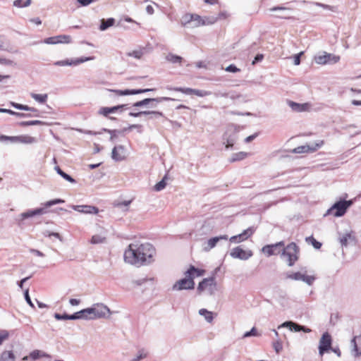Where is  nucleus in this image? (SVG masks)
Instances as JSON below:
<instances>
[{"label":"nucleus","instance_id":"f257e3e1","mask_svg":"<svg viewBox=\"0 0 361 361\" xmlns=\"http://www.w3.org/2000/svg\"><path fill=\"white\" fill-rule=\"evenodd\" d=\"M154 247L149 243L135 241L130 243L124 252L125 261L136 267L148 264L154 261Z\"/></svg>","mask_w":361,"mask_h":361},{"label":"nucleus","instance_id":"f03ea898","mask_svg":"<svg viewBox=\"0 0 361 361\" xmlns=\"http://www.w3.org/2000/svg\"><path fill=\"white\" fill-rule=\"evenodd\" d=\"M109 312V310L106 306L103 305H96L93 307L84 309L70 316L64 314L62 317H60L59 314H56V317L58 319L63 318L66 319H95L105 317Z\"/></svg>","mask_w":361,"mask_h":361},{"label":"nucleus","instance_id":"7ed1b4c3","mask_svg":"<svg viewBox=\"0 0 361 361\" xmlns=\"http://www.w3.org/2000/svg\"><path fill=\"white\" fill-rule=\"evenodd\" d=\"M185 25L192 23L193 27H200L206 25H211L216 21V18H202L197 14L186 13L183 17Z\"/></svg>","mask_w":361,"mask_h":361},{"label":"nucleus","instance_id":"20e7f679","mask_svg":"<svg viewBox=\"0 0 361 361\" xmlns=\"http://www.w3.org/2000/svg\"><path fill=\"white\" fill-rule=\"evenodd\" d=\"M282 255L287 257L288 265L292 267L299 259L300 248L296 243H290L283 247Z\"/></svg>","mask_w":361,"mask_h":361},{"label":"nucleus","instance_id":"39448f33","mask_svg":"<svg viewBox=\"0 0 361 361\" xmlns=\"http://www.w3.org/2000/svg\"><path fill=\"white\" fill-rule=\"evenodd\" d=\"M64 202V200L61 199H55L52 200H49L44 203V207L37 208L33 210H29L26 212H24L21 214V216L23 219L32 217L37 215H42L47 212V208L50 207L54 204H60Z\"/></svg>","mask_w":361,"mask_h":361},{"label":"nucleus","instance_id":"423d86ee","mask_svg":"<svg viewBox=\"0 0 361 361\" xmlns=\"http://www.w3.org/2000/svg\"><path fill=\"white\" fill-rule=\"evenodd\" d=\"M353 204L352 200H343L336 202L327 212L335 217L343 216L347 209Z\"/></svg>","mask_w":361,"mask_h":361},{"label":"nucleus","instance_id":"0eeeda50","mask_svg":"<svg viewBox=\"0 0 361 361\" xmlns=\"http://www.w3.org/2000/svg\"><path fill=\"white\" fill-rule=\"evenodd\" d=\"M216 286V284L214 277L204 279L199 283L197 291L199 293L207 292L209 294L212 295L214 293Z\"/></svg>","mask_w":361,"mask_h":361},{"label":"nucleus","instance_id":"6e6552de","mask_svg":"<svg viewBox=\"0 0 361 361\" xmlns=\"http://www.w3.org/2000/svg\"><path fill=\"white\" fill-rule=\"evenodd\" d=\"M324 144V140H319L312 145H305L298 146V147L293 149L291 150V152L294 153V154L313 153V152L317 151L319 148H321Z\"/></svg>","mask_w":361,"mask_h":361},{"label":"nucleus","instance_id":"1a4fd4ad","mask_svg":"<svg viewBox=\"0 0 361 361\" xmlns=\"http://www.w3.org/2000/svg\"><path fill=\"white\" fill-rule=\"evenodd\" d=\"M284 245L285 244L283 241H281L275 244L267 245L262 248V252L267 257L277 255L282 252Z\"/></svg>","mask_w":361,"mask_h":361},{"label":"nucleus","instance_id":"9d476101","mask_svg":"<svg viewBox=\"0 0 361 361\" xmlns=\"http://www.w3.org/2000/svg\"><path fill=\"white\" fill-rule=\"evenodd\" d=\"M230 255L234 259L247 260L253 255V252L250 250H243L240 246H237L231 250Z\"/></svg>","mask_w":361,"mask_h":361},{"label":"nucleus","instance_id":"9b49d317","mask_svg":"<svg viewBox=\"0 0 361 361\" xmlns=\"http://www.w3.org/2000/svg\"><path fill=\"white\" fill-rule=\"evenodd\" d=\"M315 62L319 65H325L327 63H336L340 61V56L324 52V54L315 57Z\"/></svg>","mask_w":361,"mask_h":361},{"label":"nucleus","instance_id":"f8f14e48","mask_svg":"<svg viewBox=\"0 0 361 361\" xmlns=\"http://www.w3.org/2000/svg\"><path fill=\"white\" fill-rule=\"evenodd\" d=\"M194 288V281L192 279H189L186 276L184 279L177 281L173 286V289L176 290L193 289Z\"/></svg>","mask_w":361,"mask_h":361},{"label":"nucleus","instance_id":"ddd939ff","mask_svg":"<svg viewBox=\"0 0 361 361\" xmlns=\"http://www.w3.org/2000/svg\"><path fill=\"white\" fill-rule=\"evenodd\" d=\"M331 346V336L328 333H324L319 341V354L322 356L324 352L328 351Z\"/></svg>","mask_w":361,"mask_h":361},{"label":"nucleus","instance_id":"4468645a","mask_svg":"<svg viewBox=\"0 0 361 361\" xmlns=\"http://www.w3.org/2000/svg\"><path fill=\"white\" fill-rule=\"evenodd\" d=\"M168 89L186 94H195L198 97H205L210 94V92H209L192 89L189 87H173Z\"/></svg>","mask_w":361,"mask_h":361},{"label":"nucleus","instance_id":"2eb2a0df","mask_svg":"<svg viewBox=\"0 0 361 361\" xmlns=\"http://www.w3.org/2000/svg\"><path fill=\"white\" fill-rule=\"evenodd\" d=\"M255 231V229L253 227H249L244 230L241 233L231 237L229 240L231 243H240L245 241L251 237L254 234Z\"/></svg>","mask_w":361,"mask_h":361},{"label":"nucleus","instance_id":"dca6fc26","mask_svg":"<svg viewBox=\"0 0 361 361\" xmlns=\"http://www.w3.org/2000/svg\"><path fill=\"white\" fill-rule=\"evenodd\" d=\"M206 271L203 269L196 268L193 265H190L188 270L185 272V276L189 279H194L202 276L205 274Z\"/></svg>","mask_w":361,"mask_h":361},{"label":"nucleus","instance_id":"f3484780","mask_svg":"<svg viewBox=\"0 0 361 361\" xmlns=\"http://www.w3.org/2000/svg\"><path fill=\"white\" fill-rule=\"evenodd\" d=\"M94 59V57H82L80 59H77L75 60H65V61H56L54 63V65L56 66H76V65H78L81 63H83V62H85V61H90V60H93Z\"/></svg>","mask_w":361,"mask_h":361},{"label":"nucleus","instance_id":"a211bd4d","mask_svg":"<svg viewBox=\"0 0 361 361\" xmlns=\"http://www.w3.org/2000/svg\"><path fill=\"white\" fill-rule=\"evenodd\" d=\"M112 158L116 161H122L126 158V150L121 146H116L112 150Z\"/></svg>","mask_w":361,"mask_h":361},{"label":"nucleus","instance_id":"6ab92c4d","mask_svg":"<svg viewBox=\"0 0 361 361\" xmlns=\"http://www.w3.org/2000/svg\"><path fill=\"white\" fill-rule=\"evenodd\" d=\"M73 208L75 211L84 214H97L99 212V209L92 205H75Z\"/></svg>","mask_w":361,"mask_h":361},{"label":"nucleus","instance_id":"aec40b11","mask_svg":"<svg viewBox=\"0 0 361 361\" xmlns=\"http://www.w3.org/2000/svg\"><path fill=\"white\" fill-rule=\"evenodd\" d=\"M123 106V105H118V106H115L113 107H102L99 110V114L105 117H108L110 119H115L114 118L109 117V115L110 114L116 113L118 110H122Z\"/></svg>","mask_w":361,"mask_h":361},{"label":"nucleus","instance_id":"412c9836","mask_svg":"<svg viewBox=\"0 0 361 361\" xmlns=\"http://www.w3.org/2000/svg\"><path fill=\"white\" fill-rule=\"evenodd\" d=\"M288 105L294 111L297 112L307 111L311 106L309 103L298 104L293 101H289Z\"/></svg>","mask_w":361,"mask_h":361},{"label":"nucleus","instance_id":"4be33fe9","mask_svg":"<svg viewBox=\"0 0 361 361\" xmlns=\"http://www.w3.org/2000/svg\"><path fill=\"white\" fill-rule=\"evenodd\" d=\"M227 239H228V235H220L218 237L212 238L209 239L207 240V242L206 243V245L204 246V250L205 251H209L210 250H212L216 245L217 243L220 240H227Z\"/></svg>","mask_w":361,"mask_h":361},{"label":"nucleus","instance_id":"5701e85b","mask_svg":"<svg viewBox=\"0 0 361 361\" xmlns=\"http://www.w3.org/2000/svg\"><path fill=\"white\" fill-rule=\"evenodd\" d=\"M173 100V99L170 97H157V98H147L145 99L142 101L137 102L135 103V106H142L143 105L148 104L150 102H161L162 101H170Z\"/></svg>","mask_w":361,"mask_h":361},{"label":"nucleus","instance_id":"b1692460","mask_svg":"<svg viewBox=\"0 0 361 361\" xmlns=\"http://www.w3.org/2000/svg\"><path fill=\"white\" fill-rule=\"evenodd\" d=\"M154 89H140V90H113L117 95L137 94L149 91H153Z\"/></svg>","mask_w":361,"mask_h":361},{"label":"nucleus","instance_id":"393cba45","mask_svg":"<svg viewBox=\"0 0 361 361\" xmlns=\"http://www.w3.org/2000/svg\"><path fill=\"white\" fill-rule=\"evenodd\" d=\"M11 106L13 107L20 109V110H25V111H30L35 114V116H39V110L37 109H35L34 107H30L27 105L20 104L14 102L11 103Z\"/></svg>","mask_w":361,"mask_h":361},{"label":"nucleus","instance_id":"a878e982","mask_svg":"<svg viewBox=\"0 0 361 361\" xmlns=\"http://www.w3.org/2000/svg\"><path fill=\"white\" fill-rule=\"evenodd\" d=\"M248 156V153L245 152H240L235 153L232 155L231 159H229V161L231 163L245 159Z\"/></svg>","mask_w":361,"mask_h":361},{"label":"nucleus","instance_id":"bb28decb","mask_svg":"<svg viewBox=\"0 0 361 361\" xmlns=\"http://www.w3.org/2000/svg\"><path fill=\"white\" fill-rule=\"evenodd\" d=\"M0 361H15V355L12 351H4L1 355Z\"/></svg>","mask_w":361,"mask_h":361},{"label":"nucleus","instance_id":"cd10ccee","mask_svg":"<svg viewBox=\"0 0 361 361\" xmlns=\"http://www.w3.org/2000/svg\"><path fill=\"white\" fill-rule=\"evenodd\" d=\"M355 238L350 233H345L340 238V243L343 246H346L349 241L354 240Z\"/></svg>","mask_w":361,"mask_h":361},{"label":"nucleus","instance_id":"c85d7f7f","mask_svg":"<svg viewBox=\"0 0 361 361\" xmlns=\"http://www.w3.org/2000/svg\"><path fill=\"white\" fill-rule=\"evenodd\" d=\"M199 314L203 316L208 322H212L214 319V314L212 312L208 311L206 309H200Z\"/></svg>","mask_w":361,"mask_h":361},{"label":"nucleus","instance_id":"c756f323","mask_svg":"<svg viewBox=\"0 0 361 361\" xmlns=\"http://www.w3.org/2000/svg\"><path fill=\"white\" fill-rule=\"evenodd\" d=\"M282 326L289 327L290 331H301V329H302V326H300L296 323H294L293 322H284Z\"/></svg>","mask_w":361,"mask_h":361},{"label":"nucleus","instance_id":"7c9ffc66","mask_svg":"<svg viewBox=\"0 0 361 361\" xmlns=\"http://www.w3.org/2000/svg\"><path fill=\"white\" fill-rule=\"evenodd\" d=\"M105 241H106V237L103 235H99V234L94 235L90 240V243L92 244L104 243Z\"/></svg>","mask_w":361,"mask_h":361},{"label":"nucleus","instance_id":"2f4dec72","mask_svg":"<svg viewBox=\"0 0 361 361\" xmlns=\"http://www.w3.org/2000/svg\"><path fill=\"white\" fill-rule=\"evenodd\" d=\"M36 142V139L34 137L27 135H21L20 143L23 144H32Z\"/></svg>","mask_w":361,"mask_h":361},{"label":"nucleus","instance_id":"473e14b6","mask_svg":"<svg viewBox=\"0 0 361 361\" xmlns=\"http://www.w3.org/2000/svg\"><path fill=\"white\" fill-rule=\"evenodd\" d=\"M31 97L37 102L42 103V104L45 103L47 102V97H48L47 94H35V93H32Z\"/></svg>","mask_w":361,"mask_h":361},{"label":"nucleus","instance_id":"72a5a7b5","mask_svg":"<svg viewBox=\"0 0 361 361\" xmlns=\"http://www.w3.org/2000/svg\"><path fill=\"white\" fill-rule=\"evenodd\" d=\"M29 357L35 360L40 357H48V355L45 353H43L39 350H35L30 353Z\"/></svg>","mask_w":361,"mask_h":361},{"label":"nucleus","instance_id":"f704fd0d","mask_svg":"<svg viewBox=\"0 0 361 361\" xmlns=\"http://www.w3.org/2000/svg\"><path fill=\"white\" fill-rule=\"evenodd\" d=\"M114 23V18H109L107 20H102V23L100 25V30H104L107 29L108 27L112 26Z\"/></svg>","mask_w":361,"mask_h":361},{"label":"nucleus","instance_id":"c9c22d12","mask_svg":"<svg viewBox=\"0 0 361 361\" xmlns=\"http://www.w3.org/2000/svg\"><path fill=\"white\" fill-rule=\"evenodd\" d=\"M31 4V0H26L25 2H23V0H16L13 1V6L22 8V7H26L30 6Z\"/></svg>","mask_w":361,"mask_h":361},{"label":"nucleus","instance_id":"e433bc0d","mask_svg":"<svg viewBox=\"0 0 361 361\" xmlns=\"http://www.w3.org/2000/svg\"><path fill=\"white\" fill-rule=\"evenodd\" d=\"M306 241L312 243L313 247L316 249H319L322 247V243L318 242L314 237H308L306 238Z\"/></svg>","mask_w":361,"mask_h":361},{"label":"nucleus","instance_id":"4c0bfd02","mask_svg":"<svg viewBox=\"0 0 361 361\" xmlns=\"http://www.w3.org/2000/svg\"><path fill=\"white\" fill-rule=\"evenodd\" d=\"M288 279H293V280H296V281H302V279H303V274L298 271V272H294V273H292L289 275H288L287 276Z\"/></svg>","mask_w":361,"mask_h":361},{"label":"nucleus","instance_id":"58836bf2","mask_svg":"<svg viewBox=\"0 0 361 361\" xmlns=\"http://www.w3.org/2000/svg\"><path fill=\"white\" fill-rule=\"evenodd\" d=\"M55 37H57L56 41H59V43L68 44L71 42V37L68 35H58Z\"/></svg>","mask_w":361,"mask_h":361},{"label":"nucleus","instance_id":"ea45409f","mask_svg":"<svg viewBox=\"0 0 361 361\" xmlns=\"http://www.w3.org/2000/svg\"><path fill=\"white\" fill-rule=\"evenodd\" d=\"M56 170L58 173L60 174L66 180H68L71 183L75 182V180L72 177H71L69 175L63 172L59 167H57Z\"/></svg>","mask_w":361,"mask_h":361},{"label":"nucleus","instance_id":"a19ab883","mask_svg":"<svg viewBox=\"0 0 361 361\" xmlns=\"http://www.w3.org/2000/svg\"><path fill=\"white\" fill-rule=\"evenodd\" d=\"M166 183L164 178L154 185V189L156 191H160V190H163L166 187Z\"/></svg>","mask_w":361,"mask_h":361},{"label":"nucleus","instance_id":"79ce46f5","mask_svg":"<svg viewBox=\"0 0 361 361\" xmlns=\"http://www.w3.org/2000/svg\"><path fill=\"white\" fill-rule=\"evenodd\" d=\"M42 121H23L20 123L21 126H34L41 124Z\"/></svg>","mask_w":361,"mask_h":361},{"label":"nucleus","instance_id":"37998d69","mask_svg":"<svg viewBox=\"0 0 361 361\" xmlns=\"http://www.w3.org/2000/svg\"><path fill=\"white\" fill-rule=\"evenodd\" d=\"M224 70L231 73H238L240 71V69L237 68L234 64L229 65Z\"/></svg>","mask_w":361,"mask_h":361},{"label":"nucleus","instance_id":"c03bdc74","mask_svg":"<svg viewBox=\"0 0 361 361\" xmlns=\"http://www.w3.org/2000/svg\"><path fill=\"white\" fill-rule=\"evenodd\" d=\"M314 280H315V278L314 276H307L305 274H303V279H302V281L306 282L309 285H311L314 282Z\"/></svg>","mask_w":361,"mask_h":361},{"label":"nucleus","instance_id":"a18cd8bd","mask_svg":"<svg viewBox=\"0 0 361 361\" xmlns=\"http://www.w3.org/2000/svg\"><path fill=\"white\" fill-rule=\"evenodd\" d=\"M169 60L172 63H181L182 58L178 56L171 55L169 56Z\"/></svg>","mask_w":361,"mask_h":361},{"label":"nucleus","instance_id":"49530a36","mask_svg":"<svg viewBox=\"0 0 361 361\" xmlns=\"http://www.w3.org/2000/svg\"><path fill=\"white\" fill-rule=\"evenodd\" d=\"M56 39H57V37H50L46 38L44 42L46 44H55L59 43V41H56Z\"/></svg>","mask_w":361,"mask_h":361},{"label":"nucleus","instance_id":"de8ad7c7","mask_svg":"<svg viewBox=\"0 0 361 361\" xmlns=\"http://www.w3.org/2000/svg\"><path fill=\"white\" fill-rule=\"evenodd\" d=\"M8 338V333L6 331H2L0 332V345Z\"/></svg>","mask_w":361,"mask_h":361},{"label":"nucleus","instance_id":"09e8293b","mask_svg":"<svg viewBox=\"0 0 361 361\" xmlns=\"http://www.w3.org/2000/svg\"><path fill=\"white\" fill-rule=\"evenodd\" d=\"M258 335L259 334H257V329L255 327H253L250 331H247L244 334V337H248L251 336H256Z\"/></svg>","mask_w":361,"mask_h":361},{"label":"nucleus","instance_id":"8fccbe9b","mask_svg":"<svg viewBox=\"0 0 361 361\" xmlns=\"http://www.w3.org/2000/svg\"><path fill=\"white\" fill-rule=\"evenodd\" d=\"M304 54L303 51L300 52L294 56V64L298 66L300 63V56Z\"/></svg>","mask_w":361,"mask_h":361},{"label":"nucleus","instance_id":"3c124183","mask_svg":"<svg viewBox=\"0 0 361 361\" xmlns=\"http://www.w3.org/2000/svg\"><path fill=\"white\" fill-rule=\"evenodd\" d=\"M0 112L7 113V114H9L11 115H18V116H21L22 115L21 114H19V113L15 112V111H13L12 110L6 109H1L0 108Z\"/></svg>","mask_w":361,"mask_h":361},{"label":"nucleus","instance_id":"603ef678","mask_svg":"<svg viewBox=\"0 0 361 361\" xmlns=\"http://www.w3.org/2000/svg\"><path fill=\"white\" fill-rule=\"evenodd\" d=\"M94 0H77V2L82 6H86L91 3H92Z\"/></svg>","mask_w":361,"mask_h":361},{"label":"nucleus","instance_id":"864d4df0","mask_svg":"<svg viewBox=\"0 0 361 361\" xmlns=\"http://www.w3.org/2000/svg\"><path fill=\"white\" fill-rule=\"evenodd\" d=\"M128 56L140 59L141 56V53H140V51H133L131 53H128Z\"/></svg>","mask_w":361,"mask_h":361},{"label":"nucleus","instance_id":"5fc2aeb1","mask_svg":"<svg viewBox=\"0 0 361 361\" xmlns=\"http://www.w3.org/2000/svg\"><path fill=\"white\" fill-rule=\"evenodd\" d=\"M356 339H357V337L355 336L353 340H352V343L353 345V347H354V350L355 351H356L357 353H360L361 354V352H360L358 348H357V343H356Z\"/></svg>","mask_w":361,"mask_h":361},{"label":"nucleus","instance_id":"6e6d98bb","mask_svg":"<svg viewBox=\"0 0 361 361\" xmlns=\"http://www.w3.org/2000/svg\"><path fill=\"white\" fill-rule=\"evenodd\" d=\"M20 135L11 136V138H9V141H11L12 142L20 143Z\"/></svg>","mask_w":361,"mask_h":361},{"label":"nucleus","instance_id":"4d7b16f0","mask_svg":"<svg viewBox=\"0 0 361 361\" xmlns=\"http://www.w3.org/2000/svg\"><path fill=\"white\" fill-rule=\"evenodd\" d=\"M263 58H264L263 54H257V55L255 56V59H254V61H252V63L254 65V64H255L257 62L262 61V60L263 59Z\"/></svg>","mask_w":361,"mask_h":361},{"label":"nucleus","instance_id":"13d9d810","mask_svg":"<svg viewBox=\"0 0 361 361\" xmlns=\"http://www.w3.org/2000/svg\"><path fill=\"white\" fill-rule=\"evenodd\" d=\"M146 11L148 14L149 15H152L154 13V8L152 7V6L151 5H148L147 7H146Z\"/></svg>","mask_w":361,"mask_h":361},{"label":"nucleus","instance_id":"bf43d9fd","mask_svg":"<svg viewBox=\"0 0 361 361\" xmlns=\"http://www.w3.org/2000/svg\"><path fill=\"white\" fill-rule=\"evenodd\" d=\"M257 136V134H254V135H250L245 139V142H250L252 141Z\"/></svg>","mask_w":361,"mask_h":361},{"label":"nucleus","instance_id":"052dcab7","mask_svg":"<svg viewBox=\"0 0 361 361\" xmlns=\"http://www.w3.org/2000/svg\"><path fill=\"white\" fill-rule=\"evenodd\" d=\"M30 21L37 25H39L42 24V21L39 18H32V19H30Z\"/></svg>","mask_w":361,"mask_h":361},{"label":"nucleus","instance_id":"680f3d73","mask_svg":"<svg viewBox=\"0 0 361 361\" xmlns=\"http://www.w3.org/2000/svg\"><path fill=\"white\" fill-rule=\"evenodd\" d=\"M25 299L27 300V302L31 305V306H33L32 302H31V300L30 298V296H29V294H28V289H27L25 290Z\"/></svg>","mask_w":361,"mask_h":361},{"label":"nucleus","instance_id":"e2e57ef3","mask_svg":"<svg viewBox=\"0 0 361 361\" xmlns=\"http://www.w3.org/2000/svg\"><path fill=\"white\" fill-rule=\"evenodd\" d=\"M274 347L277 353L281 349V345L280 343L276 342L274 343Z\"/></svg>","mask_w":361,"mask_h":361},{"label":"nucleus","instance_id":"0e129e2a","mask_svg":"<svg viewBox=\"0 0 361 361\" xmlns=\"http://www.w3.org/2000/svg\"><path fill=\"white\" fill-rule=\"evenodd\" d=\"M147 357V354L146 353H141L137 358H135L133 361H139L140 360L142 359V358H145Z\"/></svg>","mask_w":361,"mask_h":361},{"label":"nucleus","instance_id":"69168bd1","mask_svg":"<svg viewBox=\"0 0 361 361\" xmlns=\"http://www.w3.org/2000/svg\"><path fill=\"white\" fill-rule=\"evenodd\" d=\"M70 303L72 305H78L80 303V300H77V299L72 298V299L70 300Z\"/></svg>","mask_w":361,"mask_h":361},{"label":"nucleus","instance_id":"338daca9","mask_svg":"<svg viewBox=\"0 0 361 361\" xmlns=\"http://www.w3.org/2000/svg\"><path fill=\"white\" fill-rule=\"evenodd\" d=\"M49 235L54 236V237L59 238L60 240H62V238L59 233H51Z\"/></svg>","mask_w":361,"mask_h":361},{"label":"nucleus","instance_id":"774afa93","mask_svg":"<svg viewBox=\"0 0 361 361\" xmlns=\"http://www.w3.org/2000/svg\"><path fill=\"white\" fill-rule=\"evenodd\" d=\"M31 252L35 253V254H36L37 256H39V257H43L44 256V254L42 252H41L40 251H39V250H32Z\"/></svg>","mask_w":361,"mask_h":361}]
</instances>
